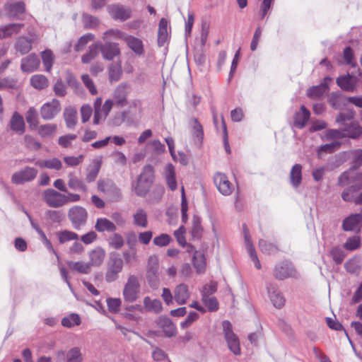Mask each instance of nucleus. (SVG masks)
I'll return each mask as SVG.
<instances>
[{"mask_svg": "<svg viewBox=\"0 0 362 362\" xmlns=\"http://www.w3.org/2000/svg\"><path fill=\"white\" fill-rule=\"evenodd\" d=\"M223 333L229 349L235 355L240 354V341L234 333L233 326L228 320L222 322Z\"/></svg>", "mask_w": 362, "mask_h": 362, "instance_id": "f257e3e1", "label": "nucleus"}, {"mask_svg": "<svg viewBox=\"0 0 362 362\" xmlns=\"http://www.w3.org/2000/svg\"><path fill=\"white\" fill-rule=\"evenodd\" d=\"M146 279L152 287L157 286L160 282L159 261L156 255H151L148 259Z\"/></svg>", "mask_w": 362, "mask_h": 362, "instance_id": "f03ea898", "label": "nucleus"}, {"mask_svg": "<svg viewBox=\"0 0 362 362\" xmlns=\"http://www.w3.org/2000/svg\"><path fill=\"white\" fill-rule=\"evenodd\" d=\"M139 292V279L135 275H130L123 289V298L127 302H134Z\"/></svg>", "mask_w": 362, "mask_h": 362, "instance_id": "7ed1b4c3", "label": "nucleus"}, {"mask_svg": "<svg viewBox=\"0 0 362 362\" xmlns=\"http://www.w3.org/2000/svg\"><path fill=\"white\" fill-rule=\"evenodd\" d=\"M124 267L123 259L119 257H111L107 264V269L105 273V281L113 282L118 278L119 274L122 271Z\"/></svg>", "mask_w": 362, "mask_h": 362, "instance_id": "20e7f679", "label": "nucleus"}, {"mask_svg": "<svg viewBox=\"0 0 362 362\" xmlns=\"http://www.w3.org/2000/svg\"><path fill=\"white\" fill-rule=\"evenodd\" d=\"M68 216L74 228L80 229L86 223L88 213L83 207L74 206L69 209Z\"/></svg>", "mask_w": 362, "mask_h": 362, "instance_id": "39448f33", "label": "nucleus"}, {"mask_svg": "<svg viewBox=\"0 0 362 362\" xmlns=\"http://www.w3.org/2000/svg\"><path fill=\"white\" fill-rule=\"evenodd\" d=\"M42 199L45 203L52 208H59L64 205L65 194L53 189H47L42 193Z\"/></svg>", "mask_w": 362, "mask_h": 362, "instance_id": "423d86ee", "label": "nucleus"}, {"mask_svg": "<svg viewBox=\"0 0 362 362\" xmlns=\"http://www.w3.org/2000/svg\"><path fill=\"white\" fill-rule=\"evenodd\" d=\"M37 175V169L27 166L15 173L11 177V181L16 185H22L25 182H31L36 177Z\"/></svg>", "mask_w": 362, "mask_h": 362, "instance_id": "0eeeda50", "label": "nucleus"}, {"mask_svg": "<svg viewBox=\"0 0 362 362\" xmlns=\"http://www.w3.org/2000/svg\"><path fill=\"white\" fill-rule=\"evenodd\" d=\"M61 104L57 99L45 103L40 108V115L45 120H51L61 111Z\"/></svg>", "mask_w": 362, "mask_h": 362, "instance_id": "6e6552de", "label": "nucleus"}, {"mask_svg": "<svg viewBox=\"0 0 362 362\" xmlns=\"http://www.w3.org/2000/svg\"><path fill=\"white\" fill-rule=\"evenodd\" d=\"M105 44L100 42H97L98 49H100L103 59L105 60L111 61L115 57L120 54V49L118 44L105 41Z\"/></svg>", "mask_w": 362, "mask_h": 362, "instance_id": "1a4fd4ad", "label": "nucleus"}, {"mask_svg": "<svg viewBox=\"0 0 362 362\" xmlns=\"http://www.w3.org/2000/svg\"><path fill=\"white\" fill-rule=\"evenodd\" d=\"M274 276L279 280H284L289 277H297L298 272L290 263H283L275 267Z\"/></svg>", "mask_w": 362, "mask_h": 362, "instance_id": "9d476101", "label": "nucleus"}, {"mask_svg": "<svg viewBox=\"0 0 362 362\" xmlns=\"http://www.w3.org/2000/svg\"><path fill=\"white\" fill-rule=\"evenodd\" d=\"M129 91V86L127 83H122L117 86L114 93L112 101L117 107H124L127 105V96Z\"/></svg>", "mask_w": 362, "mask_h": 362, "instance_id": "9b49d317", "label": "nucleus"}, {"mask_svg": "<svg viewBox=\"0 0 362 362\" xmlns=\"http://www.w3.org/2000/svg\"><path fill=\"white\" fill-rule=\"evenodd\" d=\"M107 9L110 16L115 20L124 21L132 16L131 8L122 5H111Z\"/></svg>", "mask_w": 362, "mask_h": 362, "instance_id": "f8f14e48", "label": "nucleus"}, {"mask_svg": "<svg viewBox=\"0 0 362 362\" xmlns=\"http://www.w3.org/2000/svg\"><path fill=\"white\" fill-rule=\"evenodd\" d=\"M269 298L275 308H281L285 304V298L277 286L273 284L267 285Z\"/></svg>", "mask_w": 362, "mask_h": 362, "instance_id": "ddd939ff", "label": "nucleus"}, {"mask_svg": "<svg viewBox=\"0 0 362 362\" xmlns=\"http://www.w3.org/2000/svg\"><path fill=\"white\" fill-rule=\"evenodd\" d=\"M355 180H358L362 184V173H358L356 168H351L339 177L338 185L344 187Z\"/></svg>", "mask_w": 362, "mask_h": 362, "instance_id": "4468645a", "label": "nucleus"}, {"mask_svg": "<svg viewBox=\"0 0 362 362\" xmlns=\"http://www.w3.org/2000/svg\"><path fill=\"white\" fill-rule=\"evenodd\" d=\"M214 180L217 189L222 194L227 196L231 194L232 185L225 174L218 173Z\"/></svg>", "mask_w": 362, "mask_h": 362, "instance_id": "2eb2a0df", "label": "nucleus"}, {"mask_svg": "<svg viewBox=\"0 0 362 362\" xmlns=\"http://www.w3.org/2000/svg\"><path fill=\"white\" fill-rule=\"evenodd\" d=\"M40 66V59L35 54H30L21 60V68L23 72H33Z\"/></svg>", "mask_w": 362, "mask_h": 362, "instance_id": "dca6fc26", "label": "nucleus"}, {"mask_svg": "<svg viewBox=\"0 0 362 362\" xmlns=\"http://www.w3.org/2000/svg\"><path fill=\"white\" fill-rule=\"evenodd\" d=\"M106 252L101 247H96L88 253V264L92 267H100L104 262Z\"/></svg>", "mask_w": 362, "mask_h": 362, "instance_id": "f3484780", "label": "nucleus"}, {"mask_svg": "<svg viewBox=\"0 0 362 362\" xmlns=\"http://www.w3.org/2000/svg\"><path fill=\"white\" fill-rule=\"evenodd\" d=\"M128 47L136 55L141 56L144 53V46L142 40L127 33L124 39Z\"/></svg>", "mask_w": 362, "mask_h": 362, "instance_id": "a211bd4d", "label": "nucleus"}, {"mask_svg": "<svg viewBox=\"0 0 362 362\" xmlns=\"http://www.w3.org/2000/svg\"><path fill=\"white\" fill-rule=\"evenodd\" d=\"M362 225V214H352L346 218L342 223V228L345 231H353L360 228Z\"/></svg>", "mask_w": 362, "mask_h": 362, "instance_id": "6ab92c4d", "label": "nucleus"}, {"mask_svg": "<svg viewBox=\"0 0 362 362\" xmlns=\"http://www.w3.org/2000/svg\"><path fill=\"white\" fill-rule=\"evenodd\" d=\"M163 175L169 189L175 191L177 187L175 167L171 164H167L163 170Z\"/></svg>", "mask_w": 362, "mask_h": 362, "instance_id": "aec40b11", "label": "nucleus"}, {"mask_svg": "<svg viewBox=\"0 0 362 362\" xmlns=\"http://www.w3.org/2000/svg\"><path fill=\"white\" fill-rule=\"evenodd\" d=\"M36 40V37H20L16 42L15 49L21 54H25L32 49V44Z\"/></svg>", "mask_w": 362, "mask_h": 362, "instance_id": "412c9836", "label": "nucleus"}, {"mask_svg": "<svg viewBox=\"0 0 362 362\" xmlns=\"http://www.w3.org/2000/svg\"><path fill=\"white\" fill-rule=\"evenodd\" d=\"M357 79L349 74L339 76L337 79V85L344 90L354 91L356 87Z\"/></svg>", "mask_w": 362, "mask_h": 362, "instance_id": "4be33fe9", "label": "nucleus"}, {"mask_svg": "<svg viewBox=\"0 0 362 362\" xmlns=\"http://www.w3.org/2000/svg\"><path fill=\"white\" fill-rule=\"evenodd\" d=\"M310 117V111L304 105L300 107L299 112H296L293 118L294 126L298 129L303 128Z\"/></svg>", "mask_w": 362, "mask_h": 362, "instance_id": "5701e85b", "label": "nucleus"}, {"mask_svg": "<svg viewBox=\"0 0 362 362\" xmlns=\"http://www.w3.org/2000/svg\"><path fill=\"white\" fill-rule=\"evenodd\" d=\"M189 124L191 127V133L194 143L200 145L204 138L203 127L196 118H192Z\"/></svg>", "mask_w": 362, "mask_h": 362, "instance_id": "b1692460", "label": "nucleus"}, {"mask_svg": "<svg viewBox=\"0 0 362 362\" xmlns=\"http://www.w3.org/2000/svg\"><path fill=\"white\" fill-rule=\"evenodd\" d=\"M190 296L188 286L185 284L177 285L174 290V298L178 304H185Z\"/></svg>", "mask_w": 362, "mask_h": 362, "instance_id": "393cba45", "label": "nucleus"}, {"mask_svg": "<svg viewBox=\"0 0 362 362\" xmlns=\"http://www.w3.org/2000/svg\"><path fill=\"white\" fill-rule=\"evenodd\" d=\"M22 23H11L0 26V39L11 37L14 34L18 33L23 28Z\"/></svg>", "mask_w": 362, "mask_h": 362, "instance_id": "a878e982", "label": "nucleus"}, {"mask_svg": "<svg viewBox=\"0 0 362 362\" xmlns=\"http://www.w3.org/2000/svg\"><path fill=\"white\" fill-rule=\"evenodd\" d=\"M35 165L41 168H47L54 170H60L62 168V162L57 158H51L46 160H38Z\"/></svg>", "mask_w": 362, "mask_h": 362, "instance_id": "bb28decb", "label": "nucleus"}, {"mask_svg": "<svg viewBox=\"0 0 362 362\" xmlns=\"http://www.w3.org/2000/svg\"><path fill=\"white\" fill-rule=\"evenodd\" d=\"M95 229L100 232H115L117 229L116 225L106 218H98L96 220Z\"/></svg>", "mask_w": 362, "mask_h": 362, "instance_id": "cd10ccee", "label": "nucleus"}, {"mask_svg": "<svg viewBox=\"0 0 362 362\" xmlns=\"http://www.w3.org/2000/svg\"><path fill=\"white\" fill-rule=\"evenodd\" d=\"M67 177L68 186L70 189L84 192L87 191V186L79 177L76 176L74 172H70Z\"/></svg>", "mask_w": 362, "mask_h": 362, "instance_id": "c85d7f7f", "label": "nucleus"}, {"mask_svg": "<svg viewBox=\"0 0 362 362\" xmlns=\"http://www.w3.org/2000/svg\"><path fill=\"white\" fill-rule=\"evenodd\" d=\"M6 14L9 18H18L19 15L25 11V4L23 2L16 4H8L4 6Z\"/></svg>", "mask_w": 362, "mask_h": 362, "instance_id": "c756f323", "label": "nucleus"}, {"mask_svg": "<svg viewBox=\"0 0 362 362\" xmlns=\"http://www.w3.org/2000/svg\"><path fill=\"white\" fill-rule=\"evenodd\" d=\"M66 264L71 271L79 274H88L91 272V267L88 262L83 261H67Z\"/></svg>", "mask_w": 362, "mask_h": 362, "instance_id": "7c9ffc66", "label": "nucleus"}, {"mask_svg": "<svg viewBox=\"0 0 362 362\" xmlns=\"http://www.w3.org/2000/svg\"><path fill=\"white\" fill-rule=\"evenodd\" d=\"M342 129L344 138L358 139L362 135V128L356 122H352L346 125Z\"/></svg>", "mask_w": 362, "mask_h": 362, "instance_id": "2f4dec72", "label": "nucleus"}, {"mask_svg": "<svg viewBox=\"0 0 362 362\" xmlns=\"http://www.w3.org/2000/svg\"><path fill=\"white\" fill-rule=\"evenodd\" d=\"M192 264L196 269L197 274H202L206 269V258L203 252L200 251H194L192 257Z\"/></svg>", "mask_w": 362, "mask_h": 362, "instance_id": "473e14b6", "label": "nucleus"}, {"mask_svg": "<svg viewBox=\"0 0 362 362\" xmlns=\"http://www.w3.org/2000/svg\"><path fill=\"white\" fill-rule=\"evenodd\" d=\"M63 116L67 128L74 129L77 124L76 110L72 107H66Z\"/></svg>", "mask_w": 362, "mask_h": 362, "instance_id": "72a5a7b5", "label": "nucleus"}, {"mask_svg": "<svg viewBox=\"0 0 362 362\" xmlns=\"http://www.w3.org/2000/svg\"><path fill=\"white\" fill-rule=\"evenodd\" d=\"M244 235H245V246H246L247 252L249 253L252 262H254L255 267L257 269H259L261 268L260 262L257 258L255 250L252 243L250 236L248 232L246 231L245 228L244 229Z\"/></svg>", "mask_w": 362, "mask_h": 362, "instance_id": "f704fd0d", "label": "nucleus"}, {"mask_svg": "<svg viewBox=\"0 0 362 362\" xmlns=\"http://www.w3.org/2000/svg\"><path fill=\"white\" fill-rule=\"evenodd\" d=\"M11 129L17 132L19 134H23L25 132V122L23 117L18 112H15L10 122Z\"/></svg>", "mask_w": 362, "mask_h": 362, "instance_id": "c9c22d12", "label": "nucleus"}, {"mask_svg": "<svg viewBox=\"0 0 362 362\" xmlns=\"http://www.w3.org/2000/svg\"><path fill=\"white\" fill-rule=\"evenodd\" d=\"M290 181L293 187H298L302 181V165L295 164L290 173Z\"/></svg>", "mask_w": 362, "mask_h": 362, "instance_id": "e433bc0d", "label": "nucleus"}, {"mask_svg": "<svg viewBox=\"0 0 362 362\" xmlns=\"http://www.w3.org/2000/svg\"><path fill=\"white\" fill-rule=\"evenodd\" d=\"M168 21L163 18L160 19L158 25V43L159 46H163L168 39Z\"/></svg>", "mask_w": 362, "mask_h": 362, "instance_id": "4c0bfd02", "label": "nucleus"}, {"mask_svg": "<svg viewBox=\"0 0 362 362\" xmlns=\"http://www.w3.org/2000/svg\"><path fill=\"white\" fill-rule=\"evenodd\" d=\"M57 126L55 124H45L38 127V134L42 138H52L55 135Z\"/></svg>", "mask_w": 362, "mask_h": 362, "instance_id": "58836bf2", "label": "nucleus"}, {"mask_svg": "<svg viewBox=\"0 0 362 362\" xmlns=\"http://www.w3.org/2000/svg\"><path fill=\"white\" fill-rule=\"evenodd\" d=\"M138 177L151 186L155 178L153 167L151 165H146Z\"/></svg>", "mask_w": 362, "mask_h": 362, "instance_id": "ea45409f", "label": "nucleus"}, {"mask_svg": "<svg viewBox=\"0 0 362 362\" xmlns=\"http://www.w3.org/2000/svg\"><path fill=\"white\" fill-rule=\"evenodd\" d=\"M133 223L138 227L145 228L148 226L147 214L142 209H139L133 215Z\"/></svg>", "mask_w": 362, "mask_h": 362, "instance_id": "a19ab883", "label": "nucleus"}, {"mask_svg": "<svg viewBox=\"0 0 362 362\" xmlns=\"http://www.w3.org/2000/svg\"><path fill=\"white\" fill-rule=\"evenodd\" d=\"M158 323L166 336L172 337L175 334V326L170 318H159Z\"/></svg>", "mask_w": 362, "mask_h": 362, "instance_id": "79ce46f5", "label": "nucleus"}, {"mask_svg": "<svg viewBox=\"0 0 362 362\" xmlns=\"http://www.w3.org/2000/svg\"><path fill=\"white\" fill-rule=\"evenodd\" d=\"M31 86L37 90L46 88L49 85L48 79L42 74L33 75L30 78Z\"/></svg>", "mask_w": 362, "mask_h": 362, "instance_id": "37998d69", "label": "nucleus"}, {"mask_svg": "<svg viewBox=\"0 0 362 362\" xmlns=\"http://www.w3.org/2000/svg\"><path fill=\"white\" fill-rule=\"evenodd\" d=\"M144 308L149 312L158 313L162 310V303L158 299H151L146 297L144 300Z\"/></svg>", "mask_w": 362, "mask_h": 362, "instance_id": "c03bdc74", "label": "nucleus"}, {"mask_svg": "<svg viewBox=\"0 0 362 362\" xmlns=\"http://www.w3.org/2000/svg\"><path fill=\"white\" fill-rule=\"evenodd\" d=\"M66 362H83V355L79 347L70 349L65 354Z\"/></svg>", "mask_w": 362, "mask_h": 362, "instance_id": "a18cd8bd", "label": "nucleus"}, {"mask_svg": "<svg viewBox=\"0 0 362 362\" xmlns=\"http://www.w3.org/2000/svg\"><path fill=\"white\" fill-rule=\"evenodd\" d=\"M341 143L339 141H333L329 144H326L319 146L317 149V156L322 157L325 154L332 153L338 150L340 147Z\"/></svg>", "mask_w": 362, "mask_h": 362, "instance_id": "49530a36", "label": "nucleus"}, {"mask_svg": "<svg viewBox=\"0 0 362 362\" xmlns=\"http://www.w3.org/2000/svg\"><path fill=\"white\" fill-rule=\"evenodd\" d=\"M361 246V238L358 235H353L346 239L343 245V248L349 251H354Z\"/></svg>", "mask_w": 362, "mask_h": 362, "instance_id": "de8ad7c7", "label": "nucleus"}, {"mask_svg": "<svg viewBox=\"0 0 362 362\" xmlns=\"http://www.w3.org/2000/svg\"><path fill=\"white\" fill-rule=\"evenodd\" d=\"M151 185L146 182H144L143 180L137 178L136 182L133 185V189L134 192L139 197H144L149 191Z\"/></svg>", "mask_w": 362, "mask_h": 362, "instance_id": "09e8293b", "label": "nucleus"}, {"mask_svg": "<svg viewBox=\"0 0 362 362\" xmlns=\"http://www.w3.org/2000/svg\"><path fill=\"white\" fill-rule=\"evenodd\" d=\"M329 255L337 264H341L346 257L345 252L339 246L332 247L329 251Z\"/></svg>", "mask_w": 362, "mask_h": 362, "instance_id": "8fccbe9b", "label": "nucleus"}, {"mask_svg": "<svg viewBox=\"0 0 362 362\" xmlns=\"http://www.w3.org/2000/svg\"><path fill=\"white\" fill-rule=\"evenodd\" d=\"M100 167H101V161L100 160H97L93 161V165L90 166L88 169V173H87L86 177V180L87 182H92L96 179V177L98 175V173L100 171Z\"/></svg>", "mask_w": 362, "mask_h": 362, "instance_id": "3c124183", "label": "nucleus"}, {"mask_svg": "<svg viewBox=\"0 0 362 362\" xmlns=\"http://www.w3.org/2000/svg\"><path fill=\"white\" fill-rule=\"evenodd\" d=\"M126 35V33H124L118 29H110L103 33V39L104 41L107 42L112 39H121L124 40Z\"/></svg>", "mask_w": 362, "mask_h": 362, "instance_id": "603ef678", "label": "nucleus"}, {"mask_svg": "<svg viewBox=\"0 0 362 362\" xmlns=\"http://www.w3.org/2000/svg\"><path fill=\"white\" fill-rule=\"evenodd\" d=\"M122 71L120 63L111 64L109 67V79L111 82L118 81L122 76Z\"/></svg>", "mask_w": 362, "mask_h": 362, "instance_id": "864d4df0", "label": "nucleus"}, {"mask_svg": "<svg viewBox=\"0 0 362 362\" xmlns=\"http://www.w3.org/2000/svg\"><path fill=\"white\" fill-rule=\"evenodd\" d=\"M42 63L46 71H50L54 62L53 53L50 49H46L41 53Z\"/></svg>", "mask_w": 362, "mask_h": 362, "instance_id": "5fc2aeb1", "label": "nucleus"}, {"mask_svg": "<svg viewBox=\"0 0 362 362\" xmlns=\"http://www.w3.org/2000/svg\"><path fill=\"white\" fill-rule=\"evenodd\" d=\"M108 310L112 314H117L120 310L122 300L117 298H108L106 300Z\"/></svg>", "mask_w": 362, "mask_h": 362, "instance_id": "6e6d98bb", "label": "nucleus"}, {"mask_svg": "<svg viewBox=\"0 0 362 362\" xmlns=\"http://www.w3.org/2000/svg\"><path fill=\"white\" fill-rule=\"evenodd\" d=\"M59 241L60 243H64L71 240H76L78 238V234L70 230H62L57 233Z\"/></svg>", "mask_w": 362, "mask_h": 362, "instance_id": "4d7b16f0", "label": "nucleus"}, {"mask_svg": "<svg viewBox=\"0 0 362 362\" xmlns=\"http://www.w3.org/2000/svg\"><path fill=\"white\" fill-rule=\"evenodd\" d=\"M98 54V48L97 42H95V44H93L91 46H90L88 52L82 56L81 61L84 64H88L93 60Z\"/></svg>", "mask_w": 362, "mask_h": 362, "instance_id": "13d9d810", "label": "nucleus"}, {"mask_svg": "<svg viewBox=\"0 0 362 362\" xmlns=\"http://www.w3.org/2000/svg\"><path fill=\"white\" fill-rule=\"evenodd\" d=\"M124 239L119 233H114L108 238V244L115 250L120 249L124 245Z\"/></svg>", "mask_w": 362, "mask_h": 362, "instance_id": "bf43d9fd", "label": "nucleus"}, {"mask_svg": "<svg viewBox=\"0 0 362 362\" xmlns=\"http://www.w3.org/2000/svg\"><path fill=\"white\" fill-rule=\"evenodd\" d=\"M344 268L347 272L351 274H357L359 272L360 267L358 260L356 258H351L347 260L344 264Z\"/></svg>", "mask_w": 362, "mask_h": 362, "instance_id": "052dcab7", "label": "nucleus"}, {"mask_svg": "<svg viewBox=\"0 0 362 362\" xmlns=\"http://www.w3.org/2000/svg\"><path fill=\"white\" fill-rule=\"evenodd\" d=\"M26 121L31 128L36 127L38 123L37 111L34 107H30L26 112Z\"/></svg>", "mask_w": 362, "mask_h": 362, "instance_id": "680f3d73", "label": "nucleus"}, {"mask_svg": "<svg viewBox=\"0 0 362 362\" xmlns=\"http://www.w3.org/2000/svg\"><path fill=\"white\" fill-rule=\"evenodd\" d=\"M171 241L172 238L166 233H162L155 237L153 240V244L158 247H165L168 245Z\"/></svg>", "mask_w": 362, "mask_h": 362, "instance_id": "e2e57ef3", "label": "nucleus"}, {"mask_svg": "<svg viewBox=\"0 0 362 362\" xmlns=\"http://www.w3.org/2000/svg\"><path fill=\"white\" fill-rule=\"evenodd\" d=\"M326 92L324 90L323 86L318 85L310 88L307 91V95L309 98L317 99L321 98Z\"/></svg>", "mask_w": 362, "mask_h": 362, "instance_id": "0e129e2a", "label": "nucleus"}, {"mask_svg": "<svg viewBox=\"0 0 362 362\" xmlns=\"http://www.w3.org/2000/svg\"><path fill=\"white\" fill-rule=\"evenodd\" d=\"M94 39V35L93 34L88 33L83 35L78 40L77 43L75 45V50L76 52L81 51L84 47L91 40Z\"/></svg>", "mask_w": 362, "mask_h": 362, "instance_id": "69168bd1", "label": "nucleus"}, {"mask_svg": "<svg viewBox=\"0 0 362 362\" xmlns=\"http://www.w3.org/2000/svg\"><path fill=\"white\" fill-rule=\"evenodd\" d=\"M77 138L76 134H66L59 136L58 139V144L63 148H69L71 146V143Z\"/></svg>", "mask_w": 362, "mask_h": 362, "instance_id": "338daca9", "label": "nucleus"}, {"mask_svg": "<svg viewBox=\"0 0 362 362\" xmlns=\"http://www.w3.org/2000/svg\"><path fill=\"white\" fill-rule=\"evenodd\" d=\"M259 247L263 253L274 254L277 251V247L271 243H267L264 240H260L259 242Z\"/></svg>", "mask_w": 362, "mask_h": 362, "instance_id": "774afa93", "label": "nucleus"}]
</instances>
